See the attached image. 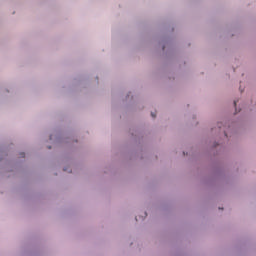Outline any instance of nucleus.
Masks as SVG:
<instances>
[{
  "label": "nucleus",
  "instance_id": "f257e3e1",
  "mask_svg": "<svg viewBox=\"0 0 256 256\" xmlns=\"http://www.w3.org/2000/svg\"><path fill=\"white\" fill-rule=\"evenodd\" d=\"M151 116L155 119V117H157V114H155V113H151Z\"/></svg>",
  "mask_w": 256,
  "mask_h": 256
},
{
  "label": "nucleus",
  "instance_id": "f03ea898",
  "mask_svg": "<svg viewBox=\"0 0 256 256\" xmlns=\"http://www.w3.org/2000/svg\"><path fill=\"white\" fill-rule=\"evenodd\" d=\"M234 105H235V106L237 105V101H234Z\"/></svg>",
  "mask_w": 256,
  "mask_h": 256
},
{
  "label": "nucleus",
  "instance_id": "7ed1b4c3",
  "mask_svg": "<svg viewBox=\"0 0 256 256\" xmlns=\"http://www.w3.org/2000/svg\"><path fill=\"white\" fill-rule=\"evenodd\" d=\"M22 157H25V153L22 154Z\"/></svg>",
  "mask_w": 256,
  "mask_h": 256
}]
</instances>
